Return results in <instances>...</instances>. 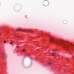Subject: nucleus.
I'll return each mask as SVG.
<instances>
[{
    "label": "nucleus",
    "instance_id": "1",
    "mask_svg": "<svg viewBox=\"0 0 74 74\" xmlns=\"http://www.w3.org/2000/svg\"><path fill=\"white\" fill-rule=\"evenodd\" d=\"M50 42H55L56 43V44H60L61 42H60L59 40H53V37H51V38L50 39Z\"/></svg>",
    "mask_w": 74,
    "mask_h": 74
},
{
    "label": "nucleus",
    "instance_id": "2",
    "mask_svg": "<svg viewBox=\"0 0 74 74\" xmlns=\"http://www.w3.org/2000/svg\"><path fill=\"white\" fill-rule=\"evenodd\" d=\"M43 4L45 6H48L49 5V2L47 1H44L43 2Z\"/></svg>",
    "mask_w": 74,
    "mask_h": 74
},
{
    "label": "nucleus",
    "instance_id": "3",
    "mask_svg": "<svg viewBox=\"0 0 74 74\" xmlns=\"http://www.w3.org/2000/svg\"><path fill=\"white\" fill-rule=\"evenodd\" d=\"M51 54L53 55V56H54V58H55L56 57V54H55V53H52Z\"/></svg>",
    "mask_w": 74,
    "mask_h": 74
},
{
    "label": "nucleus",
    "instance_id": "4",
    "mask_svg": "<svg viewBox=\"0 0 74 74\" xmlns=\"http://www.w3.org/2000/svg\"><path fill=\"white\" fill-rule=\"evenodd\" d=\"M17 30L18 32H20V31H21V29H17Z\"/></svg>",
    "mask_w": 74,
    "mask_h": 74
},
{
    "label": "nucleus",
    "instance_id": "5",
    "mask_svg": "<svg viewBox=\"0 0 74 74\" xmlns=\"http://www.w3.org/2000/svg\"><path fill=\"white\" fill-rule=\"evenodd\" d=\"M64 23H65V24H66L67 23V21H64Z\"/></svg>",
    "mask_w": 74,
    "mask_h": 74
},
{
    "label": "nucleus",
    "instance_id": "6",
    "mask_svg": "<svg viewBox=\"0 0 74 74\" xmlns=\"http://www.w3.org/2000/svg\"><path fill=\"white\" fill-rule=\"evenodd\" d=\"M51 63V62H49L48 63V66H49Z\"/></svg>",
    "mask_w": 74,
    "mask_h": 74
},
{
    "label": "nucleus",
    "instance_id": "7",
    "mask_svg": "<svg viewBox=\"0 0 74 74\" xmlns=\"http://www.w3.org/2000/svg\"><path fill=\"white\" fill-rule=\"evenodd\" d=\"M10 45L12 44V42H10Z\"/></svg>",
    "mask_w": 74,
    "mask_h": 74
},
{
    "label": "nucleus",
    "instance_id": "8",
    "mask_svg": "<svg viewBox=\"0 0 74 74\" xmlns=\"http://www.w3.org/2000/svg\"><path fill=\"white\" fill-rule=\"evenodd\" d=\"M19 46H17V48H19Z\"/></svg>",
    "mask_w": 74,
    "mask_h": 74
},
{
    "label": "nucleus",
    "instance_id": "9",
    "mask_svg": "<svg viewBox=\"0 0 74 74\" xmlns=\"http://www.w3.org/2000/svg\"><path fill=\"white\" fill-rule=\"evenodd\" d=\"M22 51H23V52H25V50H22Z\"/></svg>",
    "mask_w": 74,
    "mask_h": 74
},
{
    "label": "nucleus",
    "instance_id": "10",
    "mask_svg": "<svg viewBox=\"0 0 74 74\" xmlns=\"http://www.w3.org/2000/svg\"><path fill=\"white\" fill-rule=\"evenodd\" d=\"M53 51H56V50L55 49H54V50H53Z\"/></svg>",
    "mask_w": 74,
    "mask_h": 74
},
{
    "label": "nucleus",
    "instance_id": "11",
    "mask_svg": "<svg viewBox=\"0 0 74 74\" xmlns=\"http://www.w3.org/2000/svg\"><path fill=\"white\" fill-rule=\"evenodd\" d=\"M29 32H31V30H30V29H29Z\"/></svg>",
    "mask_w": 74,
    "mask_h": 74
},
{
    "label": "nucleus",
    "instance_id": "12",
    "mask_svg": "<svg viewBox=\"0 0 74 74\" xmlns=\"http://www.w3.org/2000/svg\"><path fill=\"white\" fill-rule=\"evenodd\" d=\"M4 42V43H6V41H5Z\"/></svg>",
    "mask_w": 74,
    "mask_h": 74
},
{
    "label": "nucleus",
    "instance_id": "13",
    "mask_svg": "<svg viewBox=\"0 0 74 74\" xmlns=\"http://www.w3.org/2000/svg\"><path fill=\"white\" fill-rule=\"evenodd\" d=\"M1 5V2H0V6Z\"/></svg>",
    "mask_w": 74,
    "mask_h": 74
}]
</instances>
